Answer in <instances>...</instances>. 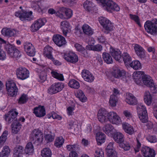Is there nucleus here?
I'll return each mask as SVG.
<instances>
[{
  "label": "nucleus",
  "mask_w": 157,
  "mask_h": 157,
  "mask_svg": "<svg viewBox=\"0 0 157 157\" xmlns=\"http://www.w3.org/2000/svg\"><path fill=\"white\" fill-rule=\"evenodd\" d=\"M47 20H36L30 26V30L32 32H36L44 25Z\"/></svg>",
  "instance_id": "15"
},
{
  "label": "nucleus",
  "mask_w": 157,
  "mask_h": 157,
  "mask_svg": "<svg viewBox=\"0 0 157 157\" xmlns=\"http://www.w3.org/2000/svg\"><path fill=\"white\" fill-rule=\"evenodd\" d=\"M48 13L49 14L52 15L55 14V15L57 17H59L60 18L63 19V14L61 13L59 11H56L53 8H50L48 10Z\"/></svg>",
  "instance_id": "53"
},
{
  "label": "nucleus",
  "mask_w": 157,
  "mask_h": 157,
  "mask_svg": "<svg viewBox=\"0 0 157 157\" xmlns=\"http://www.w3.org/2000/svg\"><path fill=\"white\" fill-rule=\"evenodd\" d=\"M5 48L8 54H11L14 50L16 47L14 44H8L5 46Z\"/></svg>",
  "instance_id": "49"
},
{
  "label": "nucleus",
  "mask_w": 157,
  "mask_h": 157,
  "mask_svg": "<svg viewBox=\"0 0 157 157\" xmlns=\"http://www.w3.org/2000/svg\"><path fill=\"white\" fill-rule=\"evenodd\" d=\"M84 33L88 36H91L94 33V31L88 25L85 24L82 27Z\"/></svg>",
  "instance_id": "35"
},
{
  "label": "nucleus",
  "mask_w": 157,
  "mask_h": 157,
  "mask_svg": "<svg viewBox=\"0 0 157 157\" xmlns=\"http://www.w3.org/2000/svg\"><path fill=\"white\" fill-rule=\"evenodd\" d=\"M18 88L12 89L7 91L8 95L11 97H15L17 95L18 92Z\"/></svg>",
  "instance_id": "55"
},
{
  "label": "nucleus",
  "mask_w": 157,
  "mask_h": 157,
  "mask_svg": "<svg viewBox=\"0 0 157 157\" xmlns=\"http://www.w3.org/2000/svg\"><path fill=\"white\" fill-rule=\"evenodd\" d=\"M125 101L128 104L135 105L137 103L136 98L132 94H129L125 100Z\"/></svg>",
  "instance_id": "32"
},
{
  "label": "nucleus",
  "mask_w": 157,
  "mask_h": 157,
  "mask_svg": "<svg viewBox=\"0 0 157 157\" xmlns=\"http://www.w3.org/2000/svg\"><path fill=\"white\" fill-rule=\"evenodd\" d=\"M114 141L117 143L121 144L124 140V137L123 134L119 132L113 133L112 135Z\"/></svg>",
  "instance_id": "29"
},
{
  "label": "nucleus",
  "mask_w": 157,
  "mask_h": 157,
  "mask_svg": "<svg viewBox=\"0 0 157 157\" xmlns=\"http://www.w3.org/2000/svg\"><path fill=\"white\" fill-rule=\"evenodd\" d=\"M34 150V147L32 142L28 143L24 149L25 153L27 154H30L33 153Z\"/></svg>",
  "instance_id": "40"
},
{
  "label": "nucleus",
  "mask_w": 157,
  "mask_h": 157,
  "mask_svg": "<svg viewBox=\"0 0 157 157\" xmlns=\"http://www.w3.org/2000/svg\"><path fill=\"white\" fill-rule=\"evenodd\" d=\"M28 100L27 95L25 94H22L19 98L17 100L18 104H24L27 102Z\"/></svg>",
  "instance_id": "48"
},
{
  "label": "nucleus",
  "mask_w": 157,
  "mask_h": 157,
  "mask_svg": "<svg viewBox=\"0 0 157 157\" xmlns=\"http://www.w3.org/2000/svg\"><path fill=\"white\" fill-rule=\"evenodd\" d=\"M78 61V56L74 52L69 51V62L75 63Z\"/></svg>",
  "instance_id": "42"
},
{
  "label": "nucleus",
  "mask_w": 157,
  "mask_h": 157,
  "mask_svg": "<svg viewBox=\"0 0 157 157\" xmlns=\"http://www.w3.org/2000/svg\"><path fill=\"white\" fill-rule=\"evenodd\" d=\"M144 100L145 103L148 105H150L152 102V98L149 92H146L144 96Z\"/></svg>",
  "instance_id": "44"
},
{
  "label": "nucleus",
  "mask_w": 157,
  "mask_h": 157,
  "mask_svg": "<svg viewBox=\"0 0 157 157\" xmlns=\"http://www.w3.org/2000/svg\"><path fill=\"white\" fill-rule=\"evenodd\" d=\"M16 72L17 78L21 80H24L29 77V71L25 67H19L17 68Z\"/></svg>",
  "instance_id": "8"
},
{
  "label": "nucleus",
  "mask_w": 157,
  "mask_h": 157,
  "mask_svg": "<svg viewBox=\"0 0 157 157\" xmlns=\"http://www.w3.org/2000/svg\"><path fill=\"white\" fill-rule=\"evenodd\" d=\"M30 139L34 144H36L37 145H39L43 141V133L38 129H35L31 132Z\"/></svg>",
  "instance_id": "3"
},
{
  "label": "nucleus",
  "mask_w": 157,
  "mask_h": 157,
  "mask_svg": "<svg viewBox=\"0 0 157 157\" xmlns=\"http://www.w3.org/2000/svg\"><path fill=\"white\" fill-rule=\"evenodd\" d=\"M129 64L130 66L135 70H139L142 68L141 63L138 60H133Z\"/></svg>",
  "instance_id": "36"
},
{
  "label": "nucleus",
  "mask_w": 157,
  "mask_h": 157,
  "mask_svg": "<svg viewBox=\"0 0 157 157\" xmlns=\"http://www.w3.org/2000/svg\"><path fill=\"white\" fill-rule=\"evenodd\" d=\"M69 87L75 89H78L80 87V84L75 79H71L69 81Z\"/></svg>",
  "instance_id": "51"
},
{
  "label": "nucleus",
  "mask_w": 157,
  "mask_h": 157,
  "mask_svg": "<svg viewBox=\"0 0 157 157\" xmlns=\"http://www.w3.org/2000/svg\"><path fill=\"white\" fill-rule=\"evenodd\" d=\"M109 113L104 108H101L99 110L97 115L98 121L101 122H105L109 120Z\"/></svg>",
  "instance_id": "10"
},
{
  "label": "nucleus",
  "mask_w": 157,
  "mask_h": 157,
  "mask_svg": "<svg viewBox=\"0 0 157 157\" xmlns=\"http://www.w3.org/2000/svg\"><path fill=\"white\" fill-rule=\"evenodd\" d=\"M122 59L125 65L129 64L132 60V58L129 54L126 52H124L122 56Z\"/></svg>",
  "instance_id": "41"
},
{
  "label": "nucleus",
  "mask_w": 157,
  "mask_h": 157,
  "mask_svg": "<svg viewBox=\"0 0 157 157\" xmlns=\"http://www.w3.org/2000/svg\"><path fill=\"white\" fill-rule=\"evenodd\" d=\"M23 45L24 51L28 55L32 57L35 56L36 49L32 43L29 42H26L24 43Z\"/></svg>",
  "instance_id": "9"
},
{
  "label": "nucleus",
  "mask_w": 157,
  "mask_h": 157,
  "mask_svg": "<svg viewBox=\"0 0 157 157\" xmlns=\"http://www.w3.org/2000/svg\"><path fill=\"white\" fill-rule=\"evenodd\" d=\"M75 108V104L74 102H69V116L74 114L73 111Z\"/></svg>",
  "instance_id": "59"
},
{
  "label": "nucleus",
  "mask_w": 157,
  "mask_h": 157,
  "mask_svg": "<svg viewBox=\"0 0 157 157\" xmlns=\"http://www.w3.org/2000/svg\"><path fill=\"white\" fill-rule=\"evenodd\" d=\"M108 119V121L113 124L119 125L122 123L121 118L116 113L113 112L109 113Z\"/></svg>",
  "instance_id": "12"
},
{
  "label": "nucleus",
  "mask_w": 157,
  "mask_h": 157,
  "mask_svg": "<svg viewBox=\"0 0 157 157\" xmlns=\"http://www.w3.org/2000/svg\"><path fill=\"white\" fill-rule=\"evenodd\" d=\"M105 135L101 132H98L96 134V140L98 145H101L105 142Z\"/></svg>",
  "instance_id": "30"
},
{
  "label": "nucleus",
  "mask_w": 157,
  "mask_h": 157,
  "mask_svg": "<svg viewBox=\"0 0 157 157\" xmlns=\"http://www.w3.org/2000/svg\"><path fill=\"white\" fill-rule=\"evenodd\" d=\"M22 125L19 121H14L11 124V132L13 134H16L19 132L21 128Z\"/></svg>",
  "instance_id": "24"
},
{
  "label": "nucleus",
  "mask_w": 157,
  "mask_h": 157,
  "mask_svg": "<svg viewBox=\"0 0 157 157\" xmlns=\"http://www.w3.org/2000/svg\"><path fill=\"white\" fill-rule=\"evenodd\" d=\"M112 75L114 78H125L126 72L123 69L116 68L114 69L112 73Z\"/></svg>",
  "instance_id": "16"
},
{
  "label": "nucleus",
  "mask_w": 157,
  "mask_h": 157,
  "mask_svg": "<svg viewBox=\"0 0 157 157\" xmlns=\"http://www.w3.org/2000/svg\"><path fill=\"white\" fill-rule=\"evenodd\" d=\"M133 78L137 85H142L143 84L150 88L151 92L153 93H157V85L154 83L152 78L144 74L143 71H138L133 74Z\"/></svg>",
  "instance_id": "1"
},
{
  "label": "nucleus",
  "mask_w": 157,
  "mask_h": 157,
  "mask_svg": "<svg viewBox=\"0 0 157 157\" xmlns=\"http://www.w3.org/2000/svg\"><path fill=\"white\" fill-rule=\"evenodd\" d=\"M94 155V157H104L103 151L98 148L96 149Z\"/></svg>",
  "instance_id": "60"
},
{
  "label": "nucleus",
  "mask_w": 157,
  "mask_h": 157,
  "mask_svg": "<svg viewBox=\"0 0 157 157\" xmlns=\"http://www.w3.org/2000/svg\"><path fill=\"white\" fill-rule=\"evenodd\" d=\"M98 4L101 5L105 10L110 13L119 11V6L112 0H96Z\"/></svg>",
  "instance_id": "2"
},
{
  "label": "nucleus",
  "mask_w": 157,
  "mask_h": 157,
  "mask_svg": "<svg viewBox=\"0 0 157 157\" xmlns=\"http://www.w3.org/2000/svg\"><path fill=\"white\" fill-rule=\"evenodd\" d=\"M51 74L52 77L59 80L63 81L64 80L63 75L58 73L57 70H52Z\"/></svg>",
  "instance_id": "37"
},
{
  "label": "nucleus",
  "mask_w": 157,
  "mask_h": 157,
  "mask_svg": "<svg viewBox=\"0 0 157 157\" xmlns=\"http://www.w3.org/2000/svg\"><path fill=\"white\" fill-rule=\"evenodd\" d=\"M53 48L49 45H46L45 47L43 53L44 56L46 58L50 59H52Z\"/></svg>",
  "instance_id": "23"
},
{
  "label": "nucleus",
  "mask_w": 157,
  "mask_h": 157,
  "mask_svg": "<svg viewBox=\"0 0 157 157\" xmlns=\"http://www.w3.org/2000/svg\"><path fill=\"white\" fill-rule=\"evenodd\" d=\"M123 129L125 132L130 135L134 133L135 131L133 127L130 124L125 122L122 124Z\"/></svg>",
  "instance_id": "27"
},
{
  "label": "nucleus",
  "mask_w": 157,
  "mask_h": 157,
  "mask_svg": "<svg viewBox=\"0 0 157 157\" xmlns=\"http://www.w3.org/2000/svg\"><path fill=\"white\" fill-rule=\"evenodd\" d=\"M33 113L37 117H41L44 116L46 112L44 106L39 105L34 108Z\"/></svg>",
  "instance_id": "19"
},
{
  "label": "nucleus",
  "mask_w": 157,
  "mask_h": 157,
  "mask_svg": "<svg viewBox=\"0 0 157 157\" xmlns=\"http://www.w3.org/2000/svg\"><path fill=\"white\" fill-rule=\"evenodd\" d=\"M152 22L150 20H147L144 24L145 31L151 35L157 34V20Z\"/></svg>",
  "instance_id": "4"
},
{
  "label": "nucleus",
  "mask_w": 157,
  "mask_h": 157,
  "mask_svg": "<svg viewBox=\"0 0 157 157\" xmlns=\"http://www.w3.org/2000/svg\"><path fill=\"white\" fill-rule=\"evenodd\" d=\"M103 27L105 30L108 31H111L113 27V23H111L110 20H98Z\"/></svg>",
  "instance_id": "21"
},
{
  "label": "nucleus",
  "mask_w": 157,
  "mask_h": 157,
  "mask_svg": "<svg viewBox=\"0 0 157 157\" xmlns=\"http://www.w3.org/2000/svg\"><path fill=\"white\" fill-rule=\"evenodd\" d=\"M94 6V4L92 2L88 0L85 1L83 4L84 9L88 12L91 11Z\"/></svg>",
  "instance_id": "38"
},
{
  "label": "nucleus",
  "mask_w": 157,
  "mask_h": 157,
  "mask_svg": "<svg viewBox=\"0 0 157 157\" xmlns=\"http://www.w3.org/2000/svg\"><path fill=\"white\" fill-rule=\"evenodd\" d=\"M113 142H110L107 145L106 149L108 157H117V152L113 149Z\"/></svg>",
  "instance_id": "22"
},
{
  "label": "nucleus",
  "mask_w": 157,
  "mask_h": 157,
  "mask_svg": "<svg viewBox=\"0 0 157 157\" xmlns=\"http://www.w3.org/2000/svg\"><path fill=\"white\" fill-rule=\"evenodd\" d=\"M64 141V139L62 137H57L55 140L54 145L56 147L59 148L62 146Z\"/></svg>",
  "instance_id": "46"
},
{
  "label": "nucleus",
  "mask_w": 157,
  "mask_h": 157,
  "mask_svg": "<svg viewBox=\"0 0 157 157\" xmlns=\"http://www.w3.org/2000/svg\"><path fill=\"white\" fill-rule=\"evenodd\" d=\"M55 135L51 134H47L44 136V138L47 143L52 142L54 140Z\"/></svg>",
  "instance_id": "56"
},
{
  "label": "nucleus",
  "mask_w": 157,
  "mask_h": 157,
  "mask_svg": "<svg viewBox=\"0 0 157 157\" xmlns=\"http://www.w3.org/2000/svg\"><path fill=\"white\" fill-rule=\"evenodd\" d=\"M10 152V149L8 146H4L2 151L0 153V157H8Z\"/></svg>",
  "instance_id": "43"
},
{
  "label": "nucleus",
  "mask_w": 157,
  "mask_h": 157,
  "mask_svg": "<svg viewBox=\"0 0 157 157\" xmlns=\"http://www.w3.org/2000/svg\"><path fill=\"white\" fill-rule=\"evenodd\" d=\"M94 51L101 52L103 49L102 46L100 44H97L94 45Z\"/></svg>",
  "instance_id": "64"
},
{
  "label": "nucleus",
  "mask_w": 157,
  "mask_h": 157,
  "mask_svg": "<svg viewBox=\"0 0 157 157\" xmlns=\"http://www.w3.org/2000/svg\"><path fill=\"white\" fill-rule=\"evenodd\" d=\"M18 114V113L16 111V109H13L5 115L4 118L8 124H10L17 117Z\"/></svg>",
  "instance_id": "14"
},
{
  "label": "nucleus",
  "mask_w": 157,
  "mask_h": 157,
  "mask_svg": "<svg viewBox=\"0 0 157 157\" xmlns=\"http://www.w3.org/2000/svg\"><path fill=\"white\" fill-rule=\"evenodd\" d=\"M137 110L141 121L143 123L146 122L148 119V116L146 106L142 104H140L137 105Z\"/></svg>",
  "instance_id": "5"
},
{
  "label": "nucleus",
  "mask_w": 157,
  "mask_h": 157,
  "mask_svg": "<svg viewBox=\"0 0 157 157\" xmlns=\"http://www.w3.org/2000/svg\"><path fill=\"white\" fill-rule=\"evenodd\" d=\"M62 82H56L52 84L48 89V93L50 94H56L61 91L64 87Z\"/></svg>",
  "instance_id": "7"
},
{
  "label": "nucleus",
  "mask_w": 157,
  "mask_h": 157,
  "mask_svg": "<svg viewBox=\"0 0 157 157\" xmlns=\"http://www.w3.org/2000/svg\"><path fill=\"white\" fill-rule=\"evenodd\" d=\"M75 95L76 98L82 102H85L87 101V98L83 92L81 90H78L75 92Z\"/></svg>",
  "instance_id": "28"
},
{
  "label": "nucleus",
  "mask_w": 157,
  "mask_h": 157,
  "mask_svg": "<svg viewBox=\"0 0 157 157\" xmlns=\"http://www.w3.org/2000/svg\"><path fill=\"white\" fill-rule=\"evenodd\" d=\"M110 52L113 57L116 61L121 62L122 60L121 53V51L117 49L112 48Z\"/></svg>",
  "instance_id": "25"
},
{
  "label": "nucleus",
  "mask_w": 157,
  "mask_h": 157,
  "mask_svg": "<svg viewBox=\"0 0 157 157\" xmlns=\"http://www.w3.org/2000/svg\"><path fill=\"white\" fill-rule=\"evenodd\" d=\"M103 58L105 62L107 64L112 63L113 62V60L110 55L108 53L104 52L102 54Z\"/></svg>",
  "instance_id": "45"
},
{
  "label": "nucleus",
  "mask_w": 157,
  "mask_h": 157,
  "mask_svg": "<svg viewBox=\"0 0 157 157\" xmlns=\"http://www.w3.org/2000/svg\"><path fill=\"white\" fill-rule=\"evenodd\" d=\"M117 101V97L116 95L113 94L110 96L109 101L110 105L112 107L115 106Z\"/></svg>",
  "instance_id": "52"
},
{
  "label": "nucleus",
  "mask_w": 157,
  "mask_h": 157,
  "mask_svg": "<svg viewBox=\"0 0 157 157\" xmlns=\"http://www.w3.org/2000/svg\"><path fill=\"white\" fill-rule=\"evenodd\" d=\"M82 76L85 81L89 82H93L94 77L93 75L89 70L86 69H83L82 71Z\"/></svg>",
  "instance_id": "18"
},
{
  "label": "nucleus",
  "mask_w": 157,
  "mask_h": 157,
  "mask_svg": "<svg viewBox=\"0 0 157 157\" xmlns=\"http://www.w3.org/2000/svg\"><path fill=\"white\" fill-rule=\"evenodd\" d=\"M98 40L99 43L106 44L107 42L106 41L105 37L103 36H99L98 38Z\"/></svg>",
  "instance_id": "62"
},
{
  "label": "nucleus",
  "mask_w": 157,
  "mask_h": 157,
  "mask_svg": "<svg viewBox=\"0 0 157 157\" xmlns=\"http://www.w3.org/2000/svg\"><path fill=\"white\" fill-rule=\"evenodd\" d=\"M134 49L137 56L140 59H144L146 56V51L144 48L138 44H135Z\"/></svg>",
  "instance_id": "13"
},
{
  "label": "nucleus",
  "mask_w": 157,
  "mask_h": 157,
  "mask_svg": "<svg viewBox=\"0 0 157 157\" xmlns=\"http://www.w3.org/2000/svg\"><path fill=\"white\" fill-rule=\"evenodd\" d=\"M147 140L151 143L157 142V138L155 136L149 135L146 137Z\"/></svg>",
  "instance_id": "58"
},
{
  "label": "nucleus",
  "mask_w": 157,
  "mask_h": 157,
  "mask_svg": "<svg viewBox=\"0 0 157 157\" xmlns=\"http://www.w3.org/2000/svg\"><path fill=\"white\" fill-rule=\"evenodd\" d=\"M122 147L125 151L129 150L131 148V146L129 143L127 142H125L122 144Z\"/></svg>",
  "instance_id": "61"
},
{
  "label": "nucleus",
  "mask_w": 157,
  "mask_h": 157,
  "mask_svg": "<svg viewBox=\"0 0 157 157\" xmlns=\"http://www.w3.org/2000/svg\"><path fill=\"white\" fill-rule=\"evenodd\" d=\"M52 152L49 148H45L41 151V155L42 157H51Z\"/></svg>",
  "instance_id": "50"
},
{
  "label": "nucleus",
  "mask_w": 157,
  "mask_h": 157,
  "mask_svg": "<svg viewBox=\"0 0 157 157\" xmlns=\"http://www.w3.org/2000/svg\"><path fill=\"white\" fill-rule=\"evenodd\" d=\"M8 135V131H4L2 136L0 137V147H2L3 144L5 142Z\"/></svg>",
  "instance_id": "54"
},
{
  "label": "nucleus",
  "mask_w": 157,
  "mask_h": 157,
  "mask_svg": "<svg viewBox=\"0 0 157 157\" xmlns=\"http://www.w3.org/2000/svg\"><path fill=\"white\" fill-rule=\"evenodd\" d=\"M76 145H70L69 144V151H71V153H69V157H78V155L77 150V147H76Z\"/></svg>",
  "instance_id": "39"
},
{
  "label": "nucleus",
  "mask_w": 157,
  "mask_h": 157,
  "mask_svg": "<svg viewBox=\"0 0 157 157\" xmlns=\"http://www.w3.org/2000/svg\"><path fill=\"white\" fill-rule=\"evenodd\" d=\"M13 57L15 58H19L21 56L20 52L16 48L12 52Z\"/></svg>",
  "instance_id": "63"
},
{
  "label": "nucleus",
  "mask_w": 157,
  "mask_h": 157,
  "mask_svg": "<svg viewBox=\"0 0 157 157\" xmlns=\"http://www.w3.org/2000/svg\"><path fill=\"white\" fill-rule=\"evenodd\" d=\"M61 28L63 35L66 36L69 30V22L67 20H64L61 22Z\"/></svg>",
  "instance_id": "31"
},
{
  "label": "nucleus",
  "mask_w": 157,
  "mask_h": 157,
  "mask_svg": "<svg viewBox=\"0 0 157 157\" xmlns=\"http://www.w3.org/2000/svg\"><path fill=\"white\" fill-rule=\"evenodd\" d=\"M52 40L54 43L59 47L64 45L66 43L65 38L59 34L54 35L53 36Z\"/></svg>",
  "instance_id": "20"
},
{
  "label": "nucleus",
  "mask_w": 157,
  "mask_h": 157,
  "mask_svg": "<svg viewBox=\"0 0 157 157\" xmlns=\"http://www.w3.org/2000/svg\"><path fill=\"white\" fill-rule=\"evenodd\" d=\"M113 129V127L111 124H106L103 128L104 132L109 136H112Z\"/></svg>",
  "instance_id": "34"
},
{
  "label": "nucleus",
  "mask_w": 157,
  "mask_h": 157,
  "mask_svg": "<svg viewBox=\"0 0 157 157\" xmlns=\"http://www.w3.org/2000/svg\"><path fill=\"white\" fill-rule=\"evenodd\" d=\"M141 151L144 157H155V150L148 147H142Z\"/></svg>",
  "instance_id": "17"
},
{
  "label": "nucleus",
  "mask_w": 157,
  "mask_h": 157,
  "mask_svg": "<svg viewBox=\"0 0 157 157\" xmlns=\"http://www.w3.org/2000/svg\"><path fill=\"white\" fill-rule=\"evenodd\" d=\"M1 33L3 36L7 37L14 36L15 35L13 30L7 28H3L1 30Z\"/></svg>",
  "instance_id": "33"
},
{
  "label": "nucleus",
  "mask_w": 157,
  "mask_h": 157,
  "mask_svg": "<svg viewBox=\"0 0 157 157\" xmlns=\"http://www.w3.org/2000/svg\"><path fill=\"white\" fill-rule=\"evenodd\" d=\"M17 88L16 83L13 81H10L6 83V89L7 91L12 89Z\"/></svg>",
  "instance_id": "47"
},
{
  "label": "nucleus",
  "mask_w": 157,
  "mask_h": 157,
  "mask_svg": "<svg viewBox=\"0 0 157 157\" xmlns=\"http://www.w3.org/2000/svg\"><path fill=\"white\" fill-rule=\"evenodd\" d=\"M15 16L17 17H19L21 19V18L30 19L31 20L33 17V12L32 11H27L23 10L21 11H18L16 12L15 13Z\"/></svg>",
  "instance_id": "11"
},
{
  "label": "nucleus",
  "mask_w": 157,
  "mask_h": 157,
  "mask_svg": "<svg viewBox=\"0 0 157 157\" xmlns=\"http://www.w3.org/2000/svg\"><path fill=\"white\" fill-rule=\"evenodd\" d=\"M51 69L44 67H41L37 69V72L39 78V81L44 82L46 80L47 74L49 72Z\"/></svg>",
  "instance_id": "6"
},
{
  "label": "nucleus",
  "mask_w": 157,
  "mask_h": 157,
  "mask_svg": "<svg viewBox=\"0 0 157 157\" xmlns=\"http://www.w3.org/2000/svg\"><path fill=\"white\" fill-rule=\"evenodd\" d=\"M24 153V147L20 145H18L14 148L13 151V157H22V155Z\"/></svg>",
  "instance_id": "26"
},
{
  "label": "nucleus",
  "mask_w": 157,
  "mask_h": 157,
  "mask_svg": "<svg viewBox=\"0 0 157 157\" xmlns=\"http://www.w3.org/2000/svg\"><path fill=\"white\" fill-rule=\"evenodd\" d=\"M68 8H66L64 7H61L59 8V10L58 11H59L61 13H63V19L65 18V16H67V19H68L69 13L68 9Z\"/></svg>",
  "instance_id": "57"
}]
</instances>
